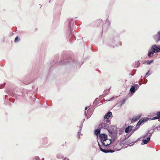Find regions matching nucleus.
I'll use <instances>...</instances> for the list:
<instances>
[{
    "mask_svg": "<svg viewBox=\"0 0 160 160\" xmlns=\"http://www.w3.org/2000/svg\"><path fill=\"white\" fill-rule=\"evenodd\" d=\"M99 21H102V20L101 19H100L99 20Z\"/></svg>",
    "mask_w": 160,
    "mask_h": 160,
    "instance_id": "obj_57",
    "label": "nucleus"
},
{
    "mask_svg": "<svg viewBox=\"0 0 160 160\" xmlns=\"http://www.w3.org/2000/svg\"><path fill=\"white\" fill-rule=\"evenodd\" d=\"M139 126H137V125H136V127H135L134 128L132 129V130L133 131V132H135L136 131L138 130L139 128Z\"/></svg>",
    "mask_w": 160,
    "mask_h": 160,
    "instance_id": "obj_23",
    "label": "nucleus"
},
{
    "mask_svg": "<svg viewBox=\"0 0 160 160\" xmlns=\"http://www.w3.org/2000/svg\"><path fill=\"white\" fill-rule=\"evenodd\" d=\"M153 62V60H151L147 62V64L148 65H150Z\"/></svg>",
    "mask_w": 160,
    "mask_h": 160,
    "instance_id": "obj_28",
    "label": "nucleus"
},
{
    "mask_svg": "<svg viewBox=\"0 0 160 160\" xmlns=\"http://www.w3.org/2000/svg\"><path fill=\"white\" fill-rule=\"evenodd\" d=\"M99 103V102H98V99L96 98L94 101L93 104L94 106H95L97 105Z\"/></svg>",
    "mask_w": 160,
    "mask_h": 160,
    "instance_id": "obj_22",
    "label": "nucleus"
},
{
    "mask_svg": "<svg viewBox=\"0 0 160 160\" xmlns=\"http://www.w3.org/2000/svg\"><path fill=\"white\" fill-rule=\"evenodd\" d=\"M44 159V158H42V160L43 159Z\"/></svg>",
    "mask_w": 160,
    "mask_h": 160,
    "instance_id": "obj_62",
    "label": "nucleus"
},
{
    "mask_svg": "<svg viewBox=\"0 0 160 160\" xmlns=\"http://www.w3.org/2000/svg\"><path fill=\"white\" fill-rule=\"evenodd\" d=\"M112 116V112L108 111L107 113L104 116V120H109L110 118Z\"/></svg>",
    "mask_w": 160,
    "mask_h": 160,
    "instance_id": "obj_10",
    "label": "nucleus"
},
{
    "mask_svg": "<svg viewBox=\"0 0 160 160\" xmlns=\"http://www.w3.org/2000/svg\"><path fill=\"white\" fill-rule=\"evenodd\" d=\"M136 64H137V66H136L137 68H138L140 64L139 61H138L137 62Z\"/></svg>",
    "mask_w": 160,
    "mask_h": 160,
    "instance_id": "obj_33",
    "label": "nucleus"
},
{
    "mask_svg": "<svg viewBox=\"0 0 160 160\" xmlns=\"http://www.w3.org/2000/svg\"><path fill=\"white\" fill-rule=\"evenodd\" d=\"M84 120H85V119L83 120V122H84Z\"/></svg>",
    "mask_w": 160,
    "mask_h": 160,
    "instance_id": "obj_58",
    "label": "nucleus"
},
{
    "mask_svg": "<svg viewBox=\"0 0 160 160\" xmlns=\"http://www.w3.org/2000/svg\"><path fill=\"white\" fill-rule=\"evenodd\" d=\"M83 122H82L81 123V124L79 127V131H80L81 132L82 128V127L83 126Z\"/></svg>",
    "mask_w": 160,
    "mask_h": 160,
    "instance_id": "obj_29",
    "label": "nucleus"
},
{
    "mask_svg": "<svg viewBox=\"0 0 160 160\" xmlns=\"http://www.w3.org/2000/svg\"><path fill=\"white\" fill-rule=\"evenodd\" d=\"M108 140H107V142H106V143H108Z\"/></svg>",
    "mask_w": 160,
    "mask_h": 160,
    "instance_id": "obj_54",
    "label": "nucleus"
},
{
    "mask_svg": "<svg viewBox=\"0 0 160 160\" xmlns=\"http://www.w3.org/2000/svg\"><path fill=\"white\" fill-rule=\"evenodd\" d=\"M154 126L152 127L153 128H154Z\"/></svg>",
    "mask_w": 160,
    "mask_h": 160,
    "instance_id": "obj_60",
    "label": "nucleus"
},
{
    "mask_svg": "<svg viewBox=\"0 0 160 160\" xmlns=\"http://www.w3.org/2000/svg\"><path fill=\"white\" fill-rule=\"evenodd\" d=\"M98 145L99 147V149L102 152H103L105 153H112L114 152V150H112L111 149H103L101 145L99 143V142H98Z\"/></svg>",
    "mask_w": 160,
    "mask_h": 160,
    "instance_id": "obj_6",
    "label": "nucleus"
},
{
    "mask_svg": "<svg viewBox=\"0 0 160 160\" xmlns=\"http://www.w3.org/2000/svg\"><path fill=\"white\" fill-rule=\"evenodd\" d=\"M130 137V135H128V136L127 135H126V136H125V138H124V140L127 139Z\"/></svg>",
    "mask_w": 160,
    "mask_h": 160,
    "instance_id": "obj_36",
    "label": "nucleus"
},
{
    "mask_svg": "<svg viewBox=\"0 0 160 160\" xmlns=\"http://www.w3.org/2000/svg\"><path fill=\"white\" fill-rule=\"evenodd\" d=\"M139 139H137L136 141H135L134 142H133V143H136V142L138 141H139Z\"/></svg>",
    "mask_w": 160,
    "mask_h": 160,
    "instance_id": "obj_47",
    "label": "nucleus"
},
{
    "mask_svg": "<svg viewBox=\"0 0 160 160\" xmlns=\"http://www.w3.org/2000/svg\"><path fill=\"white\" fill-rule=\"evenodd\" d=\"M88 109V107H86L85 108V110H87Z\"/></svg>",
    "mask_w": 160,
    "mask_h": 160,
    "instance_id": "obj_52",
    "label": "nucleus"
},
{
    "mask_svg": "<svg viewBox=\"0 0 160 160\" xmlns=\"http://www.w3.org/2000/svg\"><path fill=\"white\" fill-rule=\"evenodd\" d=\"M153 39L156 43L160 41V31H158L157 34L153 36Z\"/></svg>",
    "mask_w": 160,
    "mask_h": 160,
    "instance_id": "obj_8",
    "label": "nucleus"
},
{
    "mask_svg": "<svg viewBox=\"0 0 160 160\" xmlns=\"http://www.w3.org/2000/svg\"><path fill=\"white\" fill-rule=\"evenodd\" d=\"M110 24H111V23H110V21H108V25L109 26H110Z\"/></svg>",
    "mask_w": 160,
    "mask_h": 160,
    "instance_id": "obj_48",
    "label": "nucleus"
},
{
    "mask_svg": "<svg viewBox=\"0 0 160 160\" xmlns=\"http://www.w3.org/2000/svg\"><path fill=\"white\" fill-rule=\"evenodd\" d=\"M8 94L12 96V97H14L15 95V92H13L11 90L8 91Z\"/></svg>",
    "mask_w": 160,
    "mask_h": 160,
    "instance_id": "obj_20",
    "label": "nucleus"
},
{
    "mask_svg": "<svg viewBox=\"0 0 160 160\" xmlns=\"http://www.w3.org/2000/svg\"><path fill=\"white\" fill-rule=\"evenodd\" d=\"M122 130H119L118 131V134L119 135H121L122 133Z\"/></svg>",
    "mask_w": 160,
    "mask_h": 160,
    "instance_id": "obj_38",
    "label": "nucleus"
},
{
    "mask_svg": "<svg viewBox=\"0 0 160 160\" xmlns=\"http://www.w3.org/2000/svg\"><path fill=\"white\" fill-rule=\"evenodd\" d=\"M154 129H153L152 130H149L148 132H149V133H148L149 136L148 137H150L152 136V133H153L154 132Z\"/></svg>",
    "mask_w": 160,
    "mask_h": 160,
    "instance_id": "obj_18",
    "label": "nucleus"
},
{
    "mask_svg": "<svg viewBox=\"0 0 160 160\" xmlns=\"http://www.w3.org/2000/svg\"><path fill=\"white\" fill-rule=\"evenodd\" d=\"M110 120H103V122L100 123L99 126L100 127V128L108 130L110 126Z\"/></svg>",
    "mask_w": 160,
    "mask_h": 160,
    "instance_id": "obj_3",
    "label": "nucleus"
},
{
    "mask_svg": "<svg viewBox=\"0 0 160 160\" xmlns=\"http://www.w3.org/2000/svg\"><path fill=\"white\" fill-rule=\"evenodd\" d=\"M148 133H149V132H148L147 133H146V134L144 135L143 136V138H145V137H147L148 135L149 134Z\"/></svg>",
    "mask_w": 160,
    "mask_h": 160,
    "instance_id": "obj_35",
    "label": "nucleus"
},
{
    "mask_svg": "<svg viewBox=\"0 0 160 160\" xmlns=\"http://www.w3.org/2000/svg\"><path fill=\"white\" fill-rule=\"evenodd\" d=\"M65 24L68 25V34L69 35V40L73 42L76 38L74 35V32L76 29V26L73 19L67 20L65 22Z\"/></svg>",
    "mask_w": 160,
    "mask_h": 160,
    "instance_id": "obj_1",
    "label": "nucleus"
},
{
    "mask_svg": "<svg viewBox=\"0 0 160 160\" xmlns=\"http://www.w3.org/2000/svg\"><path fill=\"white\" fill-rule=\"evenodd\" d=\"M115 130H114V129L113 131V134H112L111 138H118V131L117 130L116 128H115Z\"/></svg>",
    "mask_w": 160,
    "mask_h": 160,
    "instance_id": "obj_13",
    "label": "nucleus"
},
{
    "mask_svg": "<svg viewBox=\"0 0 160 160\" xmlns=\"http://www.w3.org/2000/svg\"><path fill=\"white\" fill-rule=\"evenodd\" d=\"M142 116L141 114H139L137 116L133 117L131 120L133 121L132 122H134L137 121L139 118H140Z\"/></svg>",
    "mask_w": 160,
    "mask_h": 160,
    "instance_id": "obj_12",
    "label": "nucleus"
},
{
    "mask_svg": "<svg viewBox=\"0 0 160 160\" xmlns=\"http://www.w3.org/2000/svg\"><path fill=\"white\" fill-rule=\"evenodd\" d=\"M106 146V145H102V148H103V149H109L108 148H109L108 147V148H106V147H107V146Z\"/></svg>",
    "mask_w": 160,
    "mask_h": 160,
    "instance_id": "obj_31",
    "label": "nucleus"
},
{
    "mask_svg": "<svg viewBox=\"0 0 160 160\" xmlns=\"http://www.w3.org/2000/svg\"><path fill=\"white\" fill-rule=\"evenodd\" d=\"M20 40V38L18 37H16L15 39L14 42H17L19 41Z\"/></svg>",
    "mask_w": 160,
    "mask_h": 160,
    "instance_id": "obj_26",
    "label": "nucleus"
},
{
    "mask_svg": "<svg viewBox=\"0 0 160 160\" xmlns=\"http://www.w3.org/2000/svg\"><path fill=\"white\" fill-rule=\"evenodd\" d=\"M108 135L104 133L100 134L99 135V138L102 145H105L106 143L105 142L108 140Z\"/></svg>",
    "mask_w": 160,
    "mask_h": 160,
    "instance_id": "obj_4",
    "label": "nucleus"
},
{
    "mask_svg": "<svg viewBox=\"0 0 160 160\" xmlns=\"http://www.w3.org/2000/svg\"><path fill=\"white\" fill-rule=\"evenodd\" d=\"M64 157V156L61 153L58 154L57 155V158L58 159H62Z\"/></svg>",
    "mask_w": 160,
    "mask_h": 160,
    "instance_id": "obj_19",
    "label": "nucleus"
},
{
    "mask_svg": "<svg viewBox=\"0 0 160 160\" xmlns=\"http://www.w3.org/2000/svg\"><path fill=\"white\" fill-rule=\"evenodd\" d=\"M159 128H160V126H159Z\"/></svg>",
    "mask_w": 160,
    "mask_h": 160,
    "instance_id": "obj_63",
    "label": "nucleus"
},
{
    "mask_svg": "<svg viewBox=\"0 0 160 160\" xmlns=\"http://www.w3.org/2000/svg\"><path fill=\"white\" fill-rule=\"evenodd\" d=\"M149 120V118L147 117H144L142 118L140 120L141 122L142 123L146 122Z\"/></svg>",
    "mask_w": 160,
    "mask_h": 160,
    "instance_id": "obj_17",
    "label": "nucleus"
},
{
    "mask_svg": "<svg viewBox=\"0 0 160 160\" xmlns=\"http://www.w3.org/2000/svg\"><path fill=\"white\" fill-rule=\"evenodd\" d=\"M150 70H149L146 73V76L148 75L149 76V75H150L151 74V73H149V72H150Z\"/></svg>",
    "mask_w": 160,
    "mask_h": 160,
    "instance_id": "obj_37",
    "label": "nucleus"
},
{
    "mask_svg": "<svg viewBox=\"0 0 160 160\" xmlns=\"http://www.w3.org/2000/svg\"><path fill=\"white\" fill-rule=\"evenodd\" d=\"M7 97V95H6L5 96V98H6Z\"/></svg>",
    "mask_w": 160,
    "mask_h": 160,
    "instance_id": "obj_56",
    "label": "nucleus"
},
{
    "mask_svg": "<svg viewBox=\"0 0 160 160\" xmlns=\"http://www.w3.org/2000/svg\"><path fill=\"white\" fill-rule=\"evenodd\" d=\"M126 100V98H124L122 100H121L119 102L120 105L121 106L122 105L125 103V101Z\"/></svg>",
    "mask_w": 160,
    "mask_h": 160,
    "instance_id": "obj_21",
    "label": "nucleus"
},
{
    "mask_svg": "<svg viewBox=\"0 0 160 160\" xmlns=\"http://www.w3.org/2000/svg\"><path fill=\"white\" fill-rule=\"evenodd\" d=\"M108 21H108V18H107V19H106V22H108Z\"/></svg>",
    "mask_w": 160,
    "mask_h": 160,
    "instance_id": "obj_51",
    "label": "nucleus"
},
{
    "mask_svg": "<svg viewBox=\"0 0 160 160\" xmlns=\"http://www.w3.org/2000/svg\"><path fill=\"white\" fill-rule=\"evenodd\" d=\"M112 142L114 143L115 142V141L116 139H117L116 138H112Z\"/></svg>",
    "mask_w": 160,
    "mask_h": 160,
    "instance_id": "obj_40",
    "label": "nucleus"
},
{
    "mask_svg": "<svg viewBox=\"0 0 160 160\" xmlns=\"http://www.w3.org/2000/svg\"><path fill=\"white\" fill-rule=\"evenodd\" d=\"M110 88H110L108 90V91L109 92L110 91Z\"/></svg>",
    "mask_w": 160,
    "mask_h": 160,
    "instance_id": "obj_55",
    "label": "nucleus"
},
{
    "mask_svg": "<svg viewBox=\"0 0 160 160\" xmlns=\"http://www.w3.org/2000/svg\"><path fill=\"white\" fill-rule=\"evenodd\" d=\"M139 88V86L137 84L132 85L130 89V92L131 93L133 94Z\"/></svg>",
    "mask_w": 160,
    "mask_h": 160,
    "instance_id": "obj_7",
    "label": "nucleus"
},
{
    "mask_svg": "<svg viewBox=\"0 0 160 160\" xmlns=\"http://www.w3.org/2000/svg\"><path fill=\"white\" fill-rule=\"evenodd\" d=\"M6 84V83H4V84H1L0 85V88L1 89L2 88V85H5Z\"/></svg>",
    "mask_w": 160,
    "mask_h": 160,
    "instance_id": "obj_43",
    "label": "nucleus"
},
{
    "mask_svg": "<svg viewBox=\"0 0 160 160\" xmlns=\"http://www.w3.org/2000/svg\"><path fill=\"white\" fill-rule=\"evenodd\" d=\"M12 102H14V101H12Z\"/></svg>",
    "mask_w": 160,
    "mask_h": 160,
    "instance_id": "obj_61",
    "label": "nucleus"
},
{
    "mask_svg": "<svg viewBox=\"0 0 160 160\" xmlns=\"http://www.w3.org/2000/svg\"><path fill=\"white\" fill-rule=\"evenodd\" d=\"M157 115L158 116L159 118H160V111L157 112Z\"/></svg>",
    "mask_w": 160,
    "mask_h": 160,
    "instance_id": "obj_34",
    "label": "nucleus"
},
{
    "mask_svg": "<svg viewBox=\"0 0 160 160\" xmlns=\"http://www.w3.org/2000/svg\"><path fill=\"white\" fill-rule=\"evenodd\" d=\"M150 140V137H147L146 139H144L142 141V142L143 143H141L142 145L146 144H147L148 142Z\"/></svg>",
    "mask_w": 160,
    "mask_h": 160,
    "instance_id": "obj_16",
    "label": "nucleus"
},
{
    "mask_svg": "<svg viewBox=\"0 0 160 160\" xmlns=\"http://www.w3.org/2000/svg\"><path fill=\"white\" fill-rule=\"evenodd\" d=\"M106 30V29L104 28V26H102V32Z\"/></svg>",
    "mask_w": 160,
    "mask_h": 160,
    "instance_id": "obj_41",
    "label": "nucleus"
},
{
    "mask_svg": "<svg viewBox=\"0 0 160 160\" xmlns=\"http://www.w3.org/2000/svg\"><path fill=\"white\" fill-rule=\"evenodd\" d=\"M151 51H148L147 54V55L149 58H151L152 57L154 53H155V52L152 47L151 48Z\"/></svg>",
    "mask_w": 160,
    "mask_h": 160,
    "instance_id": "obj_14",
    "label": "nucleus"
},
{
    "mask_svg": "<svg viewBox=\"0 0 160 160\" xmlns=\"http://www.w3.org/2000/svg\"><path fill=\"white\" fill-rule=\"evenodd\" d=\"M134 126L132 125H129L126 127L125 129V132L126 133H128L131 132Z\"/></svg>",
    "mask_w": 160,
    "mask_h": 160,
    "instance_id": "obj_11",
    "label": "nucleus"
},
{
    "mask_svg": "<svg viewBox=\"0 0 160 160\" xmlns=\"http://www.w3.org/2000/svg\"><path fill=\"white\" fill-rule=\"evenodd\" d=\"M158 128H159V127L157 126V127H156L155 128V129H154V130H155V129H156H156H157L159 131H160V129H158Z\"/></svg>",
    "mask_w": 160,
    "mask_h": 160,
    "instance_id": "obj_45",
    "label": "nucleus"
},
{
    "mask_svg": "<svg viewBox=\"0 0 160 160\" xmlns=\"http://www.w3.org/2000/svg\"><path fill=\"white\" fill-rule=\"evenodd\" d=\"M20 89L19 88H17L16 92H17V93H18V92H20Z\"/></svg>",
    "mask_w": 160,
    "mask_h": 160,
    "instance_id": "obj_39",
    "label": "nucleus"
},
{
    "mask_svg": "<svg viewBox=\"0 0 160 160\" xmlns=\"http://www.w3.org/2000/svg\"><path fill=\"white\" fill-rule=\"evenodd\" d=\"M39 158L38 156H36L35 157V160H39Z\"/></svg>",
    "mask_w": 160,
    "mask_h": 160,
    "instance_id": "obj_42",
    "label": "nucleus"
},
{
    "mask_svg": "<svg viewBox=\"0 0 160 160\" xmlns=\"http://www.w3.org/2000/svg\"><path fill=\"white\" fill-rule=\"evenodd\" d=\"M152 47L155 53L160 52V45H157L154 44L153 45Z\"/></svg>",
    "mask_w": 160,
    "mask_h": 160,
    "instance_id": "obj_9",
    "label": "nucleus"
},
{
    "mask_svg": "<svg viewBox=\"0 0 160 160\" xmlns=\"http://www.w3.org/2000/svg\"><path fill=\"white\" fill-rule=\"evenodd\" d=\"M60 64H70L72 65H75L77 67L80 68L81 67L80 64V62H78L77 60H75L73 59H69L66 60H63L61 62H59Z\"/></svg>",
    "mask_w": 160,
    "mask_h": 160,
    "instance_id": "obj_2",
    "label": "nucleus"
},
{
    "mask_svg": "<svg viewBox=\"0 0 160 160\" xmlns=\"http://www.w3.org/2000/svg\"><path fill=\"white\" fill-rule=\"evenodd\" d=\"M81 131H78L77 134V137L78 139H79L80 138V135L81 134ZM81 135H82V134H81Z\"/></svg>",
    "mask_w": 160,
    "mask_h": 160,
    "instance_id": "obj_24",
    "label": "nucleus"
},
{
    "mask_svg": "<svg viewBox=\"0 0 160 160\" xmlns=\"http://www.w3.org/2000/svg\"><path fill=\"white\" fill-rule=\"evenodd\" d=\"M22 94V92H21L20 93H18V95H19V96H21Z\"/></svg>",
    "mask_w": 160,
    "mask_h": 160,
    "instance_id": "obj_50",
    "label": "nucleus"
},
{
    "mask_svg": "<svg viewBox=\"0 0 160 160\" xmlns=\"http://www.w3.org/2000/svg\"><path fill=\"white\" fill-rule=\"evenodd\" d=\"M101 129V128H100V127H99V128L94 130V133L97 136V138H98V135L100 134Z\"/></svg>",
    "mask_w": 160,
    "mask_h": 160,
    "instance_id": "obj_15",
    "label": "nucleus"
},
{
    "mask_svg": "<svg viewBox=\"0 0 160 160\" xmlns=\"http://www.w3.org/2000/svg\"><path fill=\"white\" fill-rule=\"evenodd\" d=\"M112 139H108V142H109V141L110 142H111V141H112Z\"/></svg>",
    "mask_w": 160,
    "mask_h": 160,
    "instance_id": "obj_49",
    "label": "nucleus"
},
{
    "mask_svg": "<svg viewBox=\"0 0 160 160\" xmlns=\"http://www.w3.org/2000/svg\"><path fill=\"white\" fill-rule=\"evenodd\" d=\"M142 123L139 120L138 122V123L137 124V126H139L140 125H141Z\"/></svg>",
    "mask_w": 160,
    "mask_h": 160,
    "instance_id": "obj_32",
    "label": "nucleus"
},
{
    "mask_svg": "<svg viewBox=\"0 0 160 160\" xmlns=\"http://www.w3.org/2000/svg\"><path fill=\"white\" fill-rule=\"evenodd\" d=\"M114 98V97H112L111 99L109 100V101H112L113 100V99Z\"/></svg>",
    "mask_w": 160,
    "mask_h": 160,
    "instance_id": "obj_44",
    "label": "nucleus"
},
{
    "mask_svg": "<svg viewBox=\"0 0 160 160\" xmlns=\"http://www.w3.org/2000/svg\"><path fill=\"white\" fill-rule=\"evenodd\" d=\"M158 119H159V118L158 117V116H155V117H153L151 119V120H155Z\"/></svg>",
    "mask_w": 160,
    "mask_h": 160,
    "instance_id": "obj_27",
    "label": "nucleus"
},
{
    "mask_svg": "<svg viewBox=\"0 0 160 160\" xmlns=\"http://www.w3.org/2000/svg\"><path fill=\"white\" fill-rule=\"evenodd\" d=\"M132 132H131V133L129 134L130 135V136L134 133V132H133V130H132Z\"/></svg>",
    "mask_w": 160,
    "mask_h": 160,
    "instance_id": "obj_46",
    "label": "nucleus"
},
{
    "mask_svg": "<svg viewBox=\"0 0 160 160\" xmlns=\"http://www.w3.org/2000/svg\"><path fill=\"white\" fill-rule=\"evenodd\" d=\"M86 114V111H85V113H84V114Z\"/></svg>",
    "mask_w": 160,
    "mask_h": 160,
    "instance_id": "obj_59",
    "label": "nucleus"
},
{
    "mask_svg": "<svg viewBox=\"0 0 160 160\" xmlns=\"http://www.w3.org/2000/svg\"><path fill=\"white\" fill-rule=\"evenodd\" d=\"M130 144H131V143H130V144H129V146H132L133 145V144H131V145H130Z\"/></svg>",
    "mask_w": 160,
    "mask_h": 160,
    "instance_id": "obj_53",
    "label": "nucleus"
},
{
    "mask_svg": "<svg viewBox=\"0 0 160 160\" xmlns=\"http://www.w3.org/2000/svg\"><path fill=\"white\" fill-rule=\"evenodd\" d=\"M109 133V136L110 137H111L112 134H113V131L112 132L110 131L108 129V130H107Z\"/></svg>",
    "mask_w": 160,
    "mask_h": 160,
    "instance_id": "obj_25",
    "label": "nucleus"
},
{
    "mask_svg": "<svg viewBox=\"0 0 160 160\" xmlns=\"http://www.w3.org/2000/svg\"><path fill=\"white\" fill-rule=\"evenodd\" d=\"M107 45L110 48H114L116 47H118L119 45V44L118 43L117 44H116L115 43L114 39L112 38H111L108 41Z\"/></svg>",
    "mask_w": 160,
    "mask_h": 160,
    "instance_id": "obj_5",
    "label": "nucleus"
},
{
    "mask_svg": "<svg viewBox=\"0 0 160 160\" xmlns=\"http://www.w3.org/2000/svg\"><path fill=\"white\" fill-rule=\"evenodd\" d=\"M113 142H112V141H111V142H110L109 143H106V146H109L111 144L113 143Z\"/></svg>",
    "mask_w": 160,
    "mask_h": 160,
    "instance_id": "obj_30",
    "label": "nucleus"
}]
</instances>
